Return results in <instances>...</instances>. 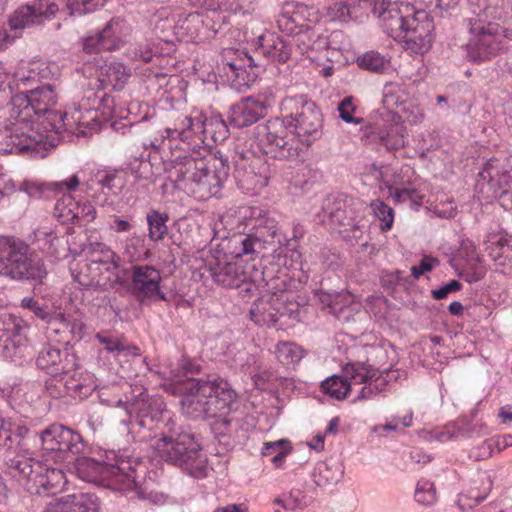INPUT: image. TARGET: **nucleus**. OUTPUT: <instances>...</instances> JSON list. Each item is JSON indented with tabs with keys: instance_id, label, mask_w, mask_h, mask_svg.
<instances>
[{
	"instance_id": "5",
	"label": "nucleus",
	"mask_w": 512,
	"mask_h": 512,
	"mask_svg": "<svg viewBox=\"0 0 512 512\" xmlns=\"http://www.w3.org/2000/svg\"><path fill=\"white\" fill-rule=\"evenodd\" d=\"M47 274L43 258L24 240L0 236V277L40 284Z\"/></svg>"
},
{
	"instance_id": "7",
	"label": "nucleus",
	"mask_w": 512,
	"mask_h": 512,
	"mask_svg": "<svg viewBox=\"0 0 512 512\" xmlns=\"http://www.w3.org/2000/svg\"><path fill=\"white\" fill-rule=\"evenodd\" d=\"M154 450L162 460L180 467L194 478L208 475L207 459L201 453V445L192 433L162 436L154 444Z\"/></svg>"
},
{
	"instance_id": "58",
	"label": "nucleus",
	"mask_w": 512,
	"mask_h": 512,
	"mask_svg": "<svg viewBox=\"0 0 512 512\" xmlns=\"http://www.w3.org/2000/svg\"><path fill=\"white\" fill-rule=\"evenodd\" d=\"M390 194L396 202H409L411 207H418L423 201V196L414 188H396Z\"/></svg>"
},
{
	"instance_id": "25",
	"label": "nucleus",
	"mask_w": 512,
	"mask_h": 512,
	"mask_svg": "<svg viewBox=\"0 0 512 512\" xmlns=\"http://www.w3.org/2000/svg\"><path fill=\"white\" fill-rule=\"evenodd\" d=\"M230 167L227 158H214L207 162V170L201 185L198 198L204 199L217 196L229 177Z\"/></svg>"
},
{
	"instance_id": "17",
	"label": "nucleus",
	"mask_w": 512,
	"mask_h": 512,
	"mask_svg": "<svg viewBox=\"0 0 512 512\" xmlns=\"http://www.w3.org/2000/svg\"><path fill=\"white\" fill-rule=\"evenodd\" d=\"M207 381L213 384V393L205 400V403H207L206 418H218L215 422V429H219L221 426L227 428L231 423L227 415L232 410L237 395L230 384L222 378L215 377L207 379Z\"/></svg>"
},
{
	"instance_id": "57",
	"label": "nucleus",
	"mask_w": 512,
	"mask_h": 512,
	"mask_svg": "<svg viewBox=\"0 0 512 512\" xmlns=\"http://www.w3.org/2000/svg\"><path fill=\"white\" fill-rule=\"evenodd\" d=\"M2 328L7 339H13L14 337L22 335L24 330L27 328L25 322L16 316L8 315L4 317L1 321Z\"/></svg>"
},
{
	"instance_id": "55",
	"label": "nucleus",
	"mask_w": 512,
	"mask_h": 512,
	"mask_svg": "<svg viewBox=\"0 0 512 512\" xmlns=\"http://www.w3.org/2000/svg\"><path fill=\"white\" fill-rule=\"evenodd\" d=\"M275 503L281 505L285 510L296 511L308 506V500L301 490H292L289 495L277 498Z\"/></svg>"
},
{
	"instance_id": "6",
	"label": "nucleus",
	"mask_w": 512,
	"mask_h": 512,
	"mask_svg": "<svg viewBox=\"0 0 512 512\" xmlns=\"http://www.w3.org/2000/svg\"><path fill=\"white\" fill-rule=\"evenodd\" d=\"M229 134L228 126L218 114L204 117L185 116L174 129L166 128L163 138H172L176 143L173 148H180L185 153L206 151L204 140L210 138L215 143L223 142Z\"/></svg>"
},
{
	"instance_id": "34",
	"label": "nucleus",
	"mask_w": 512,
	"mask_h": 512,
	"mask_svg": "<svg viewBox=\"0 0 512 512\" xmlns=\"http://www.w3.org/2000/svg\"><path fill=\"white\" fill-rule=\"evenodd\" d=\"M180 29L193 41H203L212 37L203 11L190 13L181 24Z\"/></svg>"
},
{
	"instance_id": "64",
	"label": "nucleus",
	"mask_w": 512,
	"mask_h": 512,
	"mask_svg": "<svg viewBox=\"0 0 512 512\" xmlns=\"http://www.w3.org/2000/svg\"><path fill=\"white\" fill-rule=\"evenodd\" d=\"M80 184V179L77 175H72L67 180L50 182L47 184L48 189L53 190L55 192H71L76 190V188Z\"/></svg>"
},
{
	"instance_id": "1",
	"label": "nucleus",
	"mask_w": 512,
	"mask_h": 512,
	"mask_svg": "<svg viewBox=\"0 0 512 512\" xmlns=\"http://www.w3.org/2000/svg\"><path fill=\"white\" fill-rule=\"evenodd\" d=\"M55 86H37L12 97L11 102L0 109V151L6 154L27 153L45 157L47 136L35 129L43 112L50 111L57 103Z\"/></svg>"
},
{
	"instance_id": "22",
	"label": "nucleus",
	"mask_w": 512,
	"mask_h": 512,
	"mask_svg": "<svg viewBox=\"0 0 512 512\" xmlns=\"http://www.w3.org/2000/svg\"><path fill=\"white\" fill-rule=\"evenodd\" d=\"M267 107V103L261 99L244 98L230 107L229 124L236 128L248 127L264 117Z\"/></svg>"
},
{
	"instance_id": "21",
	"label": "nucleus",
	"mask_w": 512,
	"mask_h": 512,
	"mask_svg": "<svg viewBox=\"0 0 512 512\" xmlns=\"http://www.w3.org/2000/svg\"><path fill=\"white\" fill-rule=\"evenodd\" d=\"M36 364L51 375H68L76 367L75 357L68 349L61 350L50 344L43 346Z\"/></svg>"
},
{
	"instance_id": "63",
	"label": "nucleus",
	"mask_w": 512,
	"mask_h": 512,
	"mask_svg": "<svg viewBox=\"0 0 512 512\" xmlns=\"http://www.w3.org/2000/svg\"><path fill=\"white\" fill-rule=\"evenodd\" d=\"M21 305L23 308L31 310L36 317L43 321L50 322L52 319V314L47 309V307L39 305L38 302L32 297L23 298Z\"/></svg>"
},
{
	"instance_id": "50",
	"label": "nucleus",
	"mask_w": 512,
	"mask_h": 512,
	"mask_svg": "<svg viewBox=\"0 0 512 512\" xmlns=\"http://www.w3.org/2000/svg\"><path fill=\"white\" fill-rule=\"evenodd\" d=\"M302 236L301 231L295 229L291 238H286L285 242L282 243L281 239L278 238L280 244L281 254L285 257H289L293 263H299L302 265V253L299 250L298 239Z\"/></svg>"
},
{
	"instance_id": "16",
	"label": "nucleus",
	"mask_w": 512,
	"mask_h": 512,
	"mask_svg": "<svg viewBox=\"0 0 512 512\" xmlns=\"http://www.w3.org/2000/svg\"><path fill=\"white\" fill-rule=\"evenodd\" d=\"M344 374L350 377L354 383L365 384L361 388L358 399H369L372 396L385 391L392 379H396L394 371L377 369L364 363L347 364L344 367Z\"/></svg>"
},
{
	"instance_id": "37",
	"label": "nucleus",
	"mask_w": 512,
	"mask_h": 512,
	"mask_svg": "<svg viewBox=\"0 0 512 512\" xmlns=\"http://www.w3.org/2000/svg\"><path fill=\"white\" fill-rule=\"evenodd\" d=\"M96 339L100 344L104 346V349L115 355V358L122 362L128 360L131 357L140 356V349L134 345H125L122 341L117 338L105 336L101 333L96 334Z\"/></svg>"
},
{
	"instance_id": "51",
	"label": "nucleus",
	"mask_w": 512,
	"mask_h": 512,
	"mask_svg": "<svg viewBox=\"0 0 512 512\" xmlns=\"http://www.w3.org/2000/svg\"><path fill=\"white\" fill-rule=\"evenodd\" d=\"M358 65L366 70L382 73L387 69L388 60L378 52L369 51L358 58Z\"/></svg>"
},
{
	"instance_id": "49",
	"label": "nucleus",
	"mask_w": 512,
	"mask_h": 512,
	"mask_svg": "<svg viewBox=\"0 0 512 512\" xmlns=\"http://www.w3.org/2000/svg\"><path fill=\"white\" fill-rule=\"evenodd\" d=\"M67 375H52V378L47 379L45 387L47 393L52 398H60L65 396L70 390L76 389L79 385H69L66 379Z\"/></svg>"
},
{
	"instance_id": "26",
	"label": "nucleus",
	"mask_w": 512,
	"mask_h": 512,
	"mask_svg": "<svg viewBox=\"0 0 512 512\" xmlns=\"http://www.w3.org/2000/svg\"><path fill=\"white\" fill-rule=\"evenodd\" d=\"M223 58L224 69L227 67L234 74L239 80V85H248L254 81L257 76L254 69L257 68V64L248 53L229 49L225 50Z\"/></svg>"
},
{
	"instance_id": "42",
	"label": "nucleus",
	"mask_w": 512,
	"mask_h": 512,
	"mask_svg": "<svg viewBox=\"0 0 512 512\" xmlns=\"http://www.w3.org/2000/svg\"><path fill=\"white\" fill-rule=\"evenodd\" d=\"M72 277L83 288L96 289L97 265L89 261L77 263L71 267Z\"/></svg>"
},
{
	"instance_id": "3",
	"label": "nucleus",
	"mask_w": 512,
	"mask_h": 512,
	"mask_svg": "<svg viewBox=\"0 0 512 512\" xmlns=\"http://www.w3.org/2000/svg\"><path fill=\"white\" fill-rule=\"evenodd\" d=\"M361 4L369 6L385 33L403 41L410 53L423 55L430 49L434 23L425 10L392 0H360Z\"/></svg>"
},
{
	"instance_id": "19",
	"label": "nucleus",
	"mask_w": 512,
	"mask_h": 512,
	"mask_svg": "<svg viewBox=\"0 0 512 512\" xmlns=\"http://www.w3.org/2000/svg\"><path fill=\"white\" fill-rule=\"evenodd\" d=\"M181 390L186 394L181 398L180 404L183 414L192 418H206V397L213 393V384L205 379H188L181 384Z\"/></svg>"
},
{
	"instance_id": "10",
	"label": "nucleus",
	"mask_w": 512,
	"mask_h": 512,
	"mask_svg": "<svg viewBox=\"0 0 512 512\" xmlns=\"http://www.w3.org/2000/svg\"><path fill=\"white\" fill-rule=\"evenodd\" d=\"M115 464H104L92 458L81 457L73 464V473L85 482L110 487L120 491H133L137 484L134 471Z\"/></svg>"
},
{
	"instance_id": "15",
	"label": "nucleus",
	"mask_w": 512,
	"mask_h": 512,
	"mask_svg": "<svg viewBox=\"0 0 512 512\" xmlns=\"http://www.w3.org/2000/svg\"><path fill=\"white\" fill-rule=\"evenodd\" d=\"M113 100L106 94L96 97L93 105L89 104V98L82 99L80 103L74 105L70 110V120L72 129L75 127L78 134H86L85 129L96 130L102 120H107L113 113L110 104Z\"/></svg>"
},
{
	"instance_id": "18",
	"label": "nucleus",
	"mask_w": 512,
	"mask_h": 512,
	"mask_svg": "<svg viewBox=\"0 0 512 512\" xmlns=\"http://www.w3.org/2000/svg\"><path fill=\"white\" fill-rule=\"evenodd\" d=\"M59 8L50 0H36L18 7L10 16L9 24L13 30L40 26L55 18Z\"/></svg>"
},
{
	"instance_id": "38",
	"label": "nucleus",
	"mask_w": 512,
	"mask_h": 512,
	"mask_svg": "<svg viewBox=\"0 0 512 512\" xmlns=\"http://www.w3.org/2000/svg\"><path fill=\"white\" fill-rule=\"evenodd\" d=\"M128 32V26L120 17L112 18L101 30L102 37L106 41V50L118 49Z\"/></svg>"
},
{
	"instance_id": "9",
	"label": "nucleus",
	"mask_w": 512,
	"mask_h": 512,
	"mask_svg": "<svg viewBox=\"0 0 512 512\" xmlns=\"http://www.w3.org/2000/svg\"><path fill=\"white\" fill-rule=\"evenodd\" d=\"M161 143L167 144L170 150L168 161L173 167L169 177L175 187L198 197L207 170V161L202 158L201 151L185 153L180 148H173L176 141L172 138H163Z\"/></svg>"
},
{
	"instance_id": "14",
	"label": "nucleus",
	"mask_w": 512,
	"mask_h": 512,
	"mask_svg": "<svg viewBox=\"0 0 512 512\" xmlns=\"http://www.w3.org/2000/svg\"><path fill=\"white\" fill-rule=\"evenodd\" d=\"M166 412L163 400L161 398H154L149 402L140 400L131 404L120 400L115 414L124 426V430L127 433H134L136 432V427H147L148 420L150 422L161 420L162 414Z\"/></svg>"
},
{
	"instance_id": "31",
	"label": "nucleus",
	"mask_w": 512,
	"mask_h": 512,
	"mask_svg": "<svg viewBox=\"0 0 512 512\" xmlns=\"http://www.w3.org/2000/svg\"><path fill=\"white\" fill-rule=\"evenodd\" d=\"M55 211L64 221H71L80 216L84 217L87 221H92L96 217V210L91 204H84L83 207H79L71 196H63L61 200H58L55 205Z\"/></svg>"
},
{
	"instance_id": "36",
	"label": "nucleus",
	"mask_w": 512,
	"mask_h": 512,
	"mask_svg": "<svg viewBox=\"0 0 512 512\" xmlns=\"http://www.w3.org/2000/svg\"><path fill=\"white\" fill-rule=\"evenodd\" d=\"M43 121L41 123L43 130L40 131L39 124L36 122L35 129L39 132H42L46 136V132L53 131L55 133H61L64 130L72 131V123L70 120V111L69 112H60L51 108L50 111L43 112L42 115Z\"/></svg>"
},
{
	"instance_id": "62",
	"label": "nucleus",
	"mask_w": 512,
	"mask_h": 512,
	"mask_svg": "<svg viewBox=\"0 0 512 512\" xmlns=\"http://www.w3.org/2000/svg\"><path fill=\"white\" fill-rule=\"evenodd\" d=\"M106 41L102 37L101 31L91 33L83 39V49L87 53H98L100 51H107L104 47Z\"/></svg>"
},
{
	"instance_id": "40",
	"label": "nucleus",
	"mask_w": 512,
	"mask_h": 512,
	"mask_svg": "<svg viewBox=\"0 0 512 512\" xmlns=\"http://www.w3.org/2000/svg\"><path fill=\"white\" fill-rule=\"evenodd\" d=\"M354 381L345 375L340 377L333 375L321 383L323 392L332 398L337 400H343L348 395L351 386L354 385Z\"/></svg>"
},
{
	"instance_id": "4",
	"label": "nucleus",
	"mask_w": 512,
	"mask_h": 512,
	"mask_svg": "<svg viewBox=\"0 0 512 512\" xmlns=\"http://www.w3.org/2000/svg\"><path fill=\"white\" fill-rule=\"evenodd\" d=\"M504 18L505 12L495 9L489 13L471 14L464 20V25L470 34L466 45L470 60L487 61L508 48V43L512 42V29L497 23Z\"/></svg>"
},
{
	"instance_id": "54",
	"label": "nucleus",
	"mask_w": 512,
	"mask_h": 512,
	"mask_svg": "<svg viewBox=\"0 0 512 512\" xmlns=\"http://www.w3.org/2000/svg\"><path fill=\"white\" fill-rule=\"evenodd\" d=\"M254 234L260 239L263 250L266 244H270L274 242L275 238H279L277 223L273 219H266L255 227Z\"/></svg>"
},
{
	"instance_id": "35",
	"label": "nucleus",
	"mask_w": 512,
	"mask_h": 512,
	"mask_svg": "<svg viewBox=\"0 0 512 512\" xmlns=\"http://www.w3.org/2000/svg\"><path fill=\"white\" fill-rule=\"evenodd\" d=\"M231 253L240 258L244 255L257 254L262 251L260 239L254 234H236L228 242Z\"/></svg>"
},
{
	"instance_id": "11",
	"label": "nucleus",
	"mask_w": 512,
	"mask_h": 512,
	"mask_svg": "<svg viewBox=\"0 0 512 512\" xmlns=\"http://www.w3.org/2000/svg\"><path fill=\"white\" fill-rule=\"evenodd\" d=\"M259 144L262 151L276 160H294L300 155L301 142L287 128L286 120L275 117L259 127Z\"/></svg>"
},
{
	"instance_id": "20",
	"label": "nucleus",
	"mask_w": 512,
	"mask_h": 512,
	"mask_svg": "<svg viewBox=\"0 0 512 512\" xmlns=\"http://www.w3.org/2000/svg\"><path fill=\"white\" fill-rule=\"evenodd\" d=\"M161 273L150 265H133L131 267V288L140 299L158 298L165 300L160 291Z\"/></svg>"
},
{
	"instance_id": "41",
	"label": "nucleus",
	"mask_w": 512,
	"mask_h": 512,
	"mask_svg": "<svg viewBox=\"0 0 512 512\" xmlns=\"http://www.w3.org/2000/svg\"><path fill=\"white\" fill-rule=\"evenodd\" d=\"M343 475V469L338 464L319 463L314 472V482L319 487L336 484Z\"/></svg>"
},
{
	"instance_id": "23",
	"label": "nucleus",
	"mask_w": 512,
	"mask_h": 512,
	"mask_svg": "<svg viewBox=\"0 0 512 512\" xmlns=\"http://www.w3.org/2000/svg\"><path fill=\"white\" fill-rule=\"evenodd\" d=\"M247 41L255 48L256 53L273 61L284 63L291 56V44L274 33L262 31Z\"/></svg>"
},
{
	"instance_id": "28",
	"label": "nucleus",
	"mask_w": 512,
	"mask_h": 512,
	"mask_svg": "<svg viewBox=\"0 0 512 512\" xmlns=\"http://www.w3.org/2000/svg\"><path fill=\"white\" fill-rule=\"evenodd\" d=\"M124 180L117 170L98 171L92 179L86 182V191L95 195L101 192L105 195L117 196L124 187Z\"/></svg>"
},
{
	"instance_id": "52",
	"label": "nucleus",
	"mask_w": 512,
	"mask_h": 512,
	"mask_svg": "<svg viewBox=\"0 0 512 512\" xmlns=\"http://www.w3.org/2000/svg\"><path fill=\"white\" fill-rule=\"evenodd\" d=\"M360 0H347L346 2L335 3L332 12L340 21L347 22L349 20L360 21L361 13L356 11L355 4Z\"/></svg>"
},
{
	"instance_id": "60",
	"label": "nucleus",
	"mask_w": 512,
	"mask_h": 512,
	"mask_svg": "<svg viewBox=\"0 0 512 512\" xmlns=\"http://www.w3.org/2000/svg\"><path fill=\"white\" fill-rule=\"evenodd\" d=\"M223 11L233 14H247L254 10L253 0H217Z\"/></svg>"
},
{
	"instance_id": "61",
	"label": "nucleus",
	"mask_w": 512,
	"mask_h": 512,
	"mask_svg": "<svg viewBox=\"0 0 512 512\" xmlns=\"http://www.w3.org/2000/svg\"><path fill=\"white\" fill-rule=\"evenodd\" d=\"M355 106L352 97H345L338 105L339 117L346 123L361 124L362 118L354 117Z\"/></svg>"
},
{
	"instance_id": "2",
	"label": "nucleus",
	"mask_w": 512,
	"mask_h": 512,
	"mask_svg": "<svg viewBox=\"0 0 512 512\" xmlns=\"http://www.w3.org/2000/svg\"><path fill=\"white\" fill-rule=\"evenodd\" d=\"M29 430L0 416V450H13L16 455L7 460L14 477L32 494H56L62 491L67 479L61 468L50 467L29 455Z\"/></svg>"
},
{
	"instance_id": "33",
	"label": "nucleus",
	"mask_w": 512,
	"mask_h": 512,
	"mask_svg": "<svg viewBox=\"0 0 512 512\" xmlns=\"http://www.w3.org/2000/svg\"><path fill=\"white\" fill-rule=\"evenodd\" d=\"M194 4L204 7L206 23L211 35L218 33L222 26L228 22L229 12L222 10V5L217 0H191Z\"/></svg>"
},
{
	"instance_id": "32",
	"label": "nucleus",
	"mask_w": 512,
	"mask_h": 512,
	"mask_svg": "<svg viewBox=\"0 0 512 512\" xmlns=\"http://www.w3.org/2000/svg\"><path fill=\"white\" fill-rule=\"evenodd\" d=\"M172 46L173 43L170 39H149L134 48L131 52V58L148 63L155 56L169 53Z\"/></svg>"
},
{
	"instance_id": "53",
	"label": "nucleus",
	"mask_w": 512,
	"mask_h": 512,
	"mask_svg": "<svg viewBox=\"0 0 512 512\" xmlns=\"http://www.w3.org/2000/svg\"><path fill=\"white\" fill-rule=\"evenodd\" d=\"M370 206L374 215L381 222V230H390L394 222L393 209L379 199L372 201Z\"/></svg>"
},
{
	"instance_id": "44",
	"label": "nucleus",
	"mask_w": 512,
	"mask_h": 512,
	"mask_svg": "<svg viewBox=\"0 0 512 512\" xmlns=\"http://www.w3.org/2000/svg\"><path fill=\"white\" fill-rule=\"evenodd\" d=\"M167 221L168 215L166 213L152 210L147 214L148 237L150 240L160 241L164 239L168 232Z\"/></svg>"
},
{
	"instance_id": "39",
	"label": "nucleus",
	"mask_w": 512,
	"mask_h": 512,
	"mask_svg": "<svg viewBox=\"0 0 512 512\" xmlns=\"http://www.w3.org/2000/svg\"><path fill=\"white\" fill-rule=\"evenodd\" d=\"M89 262L96 265H119L116 253L105 243L90 242L84 249Z\"/></svg>"
},
{
	"instance_id": "56",
	"label": "nucleus",
	"mask_w": 512,
	"mask_h": 512,
	"mask_svg": "<svg viewBox=\"0 0 512 512\" xmlns=\"http://www.w3.org/2000/svg\"><path fill=\"white\" fill-rule=\"evenodd\" d=\"M415 500L425 506L433 505L437 500L434 484L425 479L418 481L415 491Z\"/></svg>"
},
{
	"instance_id": "59",
	"label": "nucleus",
	"mask_w": 512,
	"mask_h": 512,
	"mask_svg": "<svg viewBox=\"0 0 512 512\" xmlns=\"http://www.w3.org/2000/svg\"><path fill=\"white\" fill-rule=\"evenodd\" d=\"M101 7L97 0H67V8L73 16H81L95 11Z\"/></svg>"
},
{
	"instance_id": "47",
	"label": "nucleus",
	"mask_w": 512,
	"mask_h": 512,
	"mask_svg": "<svg viewBox=\"0 0 512 512\" xmlns=\"http://www.w3.org/2000/svg\"><path fill=\"white\" fill-rule=\"evenodd\" d=\"M291 447L288 440H278L275 442H266L262 448L263 456H272L271 461L279 467L285 457L290 453Z\"/></svg>"
},
{
	"instance_id": "12",
	"label": "nucleus",
	"mask_w": 512,
	"mask_h": 512,
	"mask_svg": "<svg viewBox=\"0 0 512 512\" xmlns=\"http://www.w3.org/2000/svg\"><path fill=\"white\" fill-rule=\"evenodd\" d=\"M207 271L214 282L227 288H241L246 294H253L262 283L263 273L253 267L248 272L238 261H228L225 258H214L207 262Z\"/></svg>"
},
{
	"instance_id": "30",
	"label": "nucleus",
	"mask_w": 512,
	"mask_h": 512,
	"mask_svg": "<svg viewBox=\"0 0 512 512\" xmlns=\"http://www.w3.org/2000/svg\"><path fill=\"white\" fill-rule=\"evenodd\" d=\"M480 175L491 182H496L500 187L512 183V154L504 160L490 159Z\"/></svg>"
},
{
	"instance_id": "8",
	"label": "nucleus",
	"mask_w": 512,
	"mask_h": 512,
	"mask_svg": "<svg viewBox=\"0 0 512 512\" xmlns=\"http://www.w3.org/2000/svg\"><path fill=\"white\" fill-rule=\"evenodd\" d=\"M287 128L304 144L310 146L322 135L323 116L317 105L304 95L285 97L280 104Z\"/></svg>"
},
{
	"instance_id": "24",
	"label": "nucleus",
	"mask_w": 512,
	"mask_h": 512,
	"mask_svg": "<svg viewBox=\"0 0 512 512\" xmlns=\"http://www.w3.org/2000/svg\"><path fill=\"white\" fill-rule=\"evenodd\" d=\"M363 137L371 142H379L387 149H399L405 146L404 126L395 116L389 124L379 126L377 124L368 125L363 129Z\"/></svg>"
},
{
	"instance_id": "46",
	"label": "nucleus",
	"mask_w": 512,
	"mask_h": 512,
	"mask_svg": "<svg viewBox=\"0 0 512 512\" xmlns=\"http://www.w3.org/2000/svg\"><path fill=\"white\" fill-rule=\"evenodd\" d=\"M122 248L123 255L129 262H136L147 256V252L144 250V240L136 234L127 237L123 241Z\"/></svg>"
},
{
	"instance_id": "48",
	"label": "nucleus",
	"mask_w": 512,
	"mask_h": 512,
	"mask_svg": "<svg viewBox=\"0 0 512 512\" xmlns=\"http://www.w3.org/2000/svg\"><path fill=\"white\" fill-rule=\"evenodd\" d=\"M119 265H97L96 289L108 290L118 282Z\"/></svg>"
},
{
	"instance_id": "43",
	"label": "nucleus",
	"mask_w": 512,
	"mask_h": 512,
	"mask_svg": "<svg viewBox=\"0 0 512 512\" xmlns=\"http://www.w3.org/2000/svg\"><path fill=\"white\" fill-rule=\"evenodd\" d=\"M276 356L284 365L299 363L305 356V350L294 342H280L276 346Z\"/></svg>"
},
{
	"instance_id": "45",
	"label": "nucleus",
	"mask_w": 512,
	"mask_h": 512,
	"mask_svg": "<svg viewBox=\"0 0 512 512\" xmlns=\"http://www.w3.org/2000/svg\"><path fill=\"white\" fill-rule=\"evenodd\" d=\"M69 512H99L98 497L90 493L69 495Z\"/></svg>"
},
{
	"instance_id": "29",
	"label": "nucleus",
	"mask_w": 512,
	"mask_h": 512,
	"mask_svg": "<svg viewBox=\"0 0 512 512\" xmlns=\"http://www.w3.org/2000/svg\"><path fill=\"white\" fill-rule=\"evenodd\" d=\"M130 70L122 63H106L100 66L98 81L103 89H122L130 77Z\"/></svg>"
},
{
	"instance_id": "27",
	"label": "nucleus",
	"mask_w": 512,
	"mask_h": 512,
	"mask_svg": "<svg viewBox=\"0 0 512 512\" xmlns=\"http://www.w3.org/2000/svg\"><path fill=\"white\" fill-rule=\"evenodd\" d=\"M282 314L280 298L276 293L257 299L250 309L251 319L260 326L274 325Z\"/></svg>"
},
{
	"instance_id": "13",
	"label": "nucleus",
	"mask_w": 512,
	"mask_h": 512,
	"mask_svg": "<svg viewBox=\"0 0 512 512\" xmlns=\"http://www.w3.org/2000/svg\"><path fill=\"white\" fill-rule=\"evenodd\" d=\"M42 448L55 462L69 461L82 452V436L63 425L53 424L40 434Z\"/></svg>"
}]
</instances>
